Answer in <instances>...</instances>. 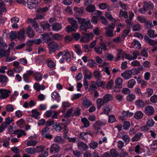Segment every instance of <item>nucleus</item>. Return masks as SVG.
<instances>
[{"label":"nucleus","instance_id":"60","mask_svg":"<svg viewBox=\"0 0 157 157\" xmlns=\"http://www.w3.org/2000/svg\"><path fill=\"white\" fill-rule=\"evenodd\" d=\"M155 124V122H154L153 120L151 119H148V121L146 123L147 125L150 127H152Z\"/></svg>","mask_w":157,"mask_h":157},{"label":"nucleus","instance_id":"61","mask_svg":"<svg viewBox=\"0 0 157 157\" xmlns=\"http://www.w3.org/2000/svg\"><path fill=\"white\" fill-rule=\"evenodd\" d=\"M52 38L53 39L56 40H60L61 39V37L59 34L56 33L53 34L52 36Z\"/></svg>","mask_w":157,"mask_h":157},{"label":"nucleus","instance_id":"52","mask_svg":"<svg viewBox=\"0 0 157 157\" xmlns=\"http://www.w3.org/2000/svg\"><path fill=\"white\" fill-rule=\"evenodd\" d=\"M135 97L134 94H130L127 97V99L129 101H132L135 99Z\"/></svg>","mask_w":157,"mask_h":157},{"label":"nucleus","instance_id":"37","mask_svg":"<svg viewBox=\"0 0 157 157\" xmlns=\"http://www.w3.org/2000/svg\"><path fill=\"white\" fill-rule=\"evenodd\" d=\"M28 7L29 8L32 9L36 7L37 5L33 2H28Z\"/></svg>","mask_w":157,"mask_h":157},{"label":"nucleus","instance_id":"33","mask_svg":"<svg viewBox=\"0 0 157 157\" xmlns=\"http://www.w3.org/2000/svg\"><path fill=\"white\" fill-rule=\"evenodd\" d=\"M142 135V133L140 132H138L136 134L134 137H133L132 140V142L138 141L140 139L141 136Z\"/></svg>","mask_w":157,"mask_h":157},{"label":"nucleus","instance_id":"27","mask_svg":"<svg viewBox=\"0 0 157 157\" xmlns=\"http://www.w3.org/2000/svg\"><path fill=\"white\" fill-rule=\"evenodd\" d=\"M135 104L139 108H142L144 106V103L141 100H138L136 101Z\"/></svg>","mask_w":157,"mask_h":157},{"label":"nucleus","instance_id":"31","mask_svg":"<svg viewBox=\"0 0 157 157\" xmlns=\"http://www.w3.org/2000/svg\"><path fill=\"white\" fill-rule=\"evenodd\" d=\"M87 133L86 132H82L78 134V136L79 138L83 140H86L87 139V137L86 136Z\"/></svg>","mask_w":157,"mask_h":157},{"label":"nucleus","instance_id":"35","mask_svg":"<svg viewBox=\"0 0 157 157\" xmlns=\"http://www.w3.org/2000/svg\"><path fill=\"white\" fill-rule=\"evenodd\" d=\"M136 83V81L134 79L129 80L128 82V86L129 88H132Z\"/></svg>","mask_w":157,"mask_h":157},{"label":"nucleus","instance_id":"63","mask_svg":"<svg viewBox=\"0 0 157 157\" xmlns=\"http://www.w3.org/2000/svg\"><path fill=\"white\" fill-rule=\"evenodd\" d=\"M153 91L152 89L148 88L146 90V94L147 95L148 97L151 96L153 94Z\"/></svg>","mask_w":157,"mask_h":157},{"label":"nucleus","instance_id":"15","mask_svg":"<svg viewBox=\"0 0 157 157\" xmlns=\"http://www.w3.org/2000/svg\"><path fill=\"white\" fill-rule=\"evenodd\" d=\"M52 30L55 31H58L62 28L61 25L57 23H54L52 25Z\"/></svg>","mask_w":157,"mask_h":157},{"label":"nucleus","instance_id":"3","mask_svg":"<svg viewBox=\"0 0 157 157\" xmlns=\"http://www.w3.org/2000/svg\"><path fill=\"white\" fill-rule=\"evenodd\" d=\"M48 47L50 52L49 53L50 54L52 53V52L59 50V45L54 41L49 43L48 44Z\"/></svg>","mask_w":157,"mask_h":157},{"label":"nucleus","instance_id":"8","mask_svg":"<svg viewBox=\"0 0 157 157\" xmlns=\"http://www.w3.org/2000/svg\"><path fill=\"white\" fill-rule=\"evenodd\" d=\"M144 40L151 46H154L157 44V40H154L150 39L147 35L144 36Z\"/></svg>","mask_w":157,"mask_h":157},{"label":"nucleus","instance_id":"38","mask_svg":"<svg viewBox=\"0 0 157 157\" xmlns=\"http://www.w3.org/2000/svg\"><path fill=\"white\" fill-rule=\"evenodd\" d=\"M33 113L32 117H34L36 119H37L38 116L40 115V113L36 109H33L32 111Z\"/></svg>","mask_w":157,"mask_h":157},{"label":"nucleus","instance_id":"59","mask_svg":"<svg viewBox=\"0 0 157 157\" xmlns=\"http://www.w3.org/2000/svg\"><path fill=\"white\" fill-rule=\"evenodd\" d=\"M99 43L101 49L103 50H104V51H106L108 49L107 46L105 43H104V42H101Z\"/></svg>","mask_w":157,"mask_h":157},{"label":"nucleus","instance_id":"16","mask_svg":"<svg viewBox=\"0 0 157 157\" xmlns=\"http://www.w3.org/2000/svg\"><path fill=\"white\" fill-rule=\"evenodd\" d=\"M74 10L75 12V15L80 16L83 13L84 9L82 7L78 8L77 7H75Z\"/></svg>","mask_w":157,"mask_h":157},{"label":"nucleus","instance_id":"13","mask_svg":"<svg viewBox=\"0 0 157 157\" xmlns=\"http://www.w3.org/2000/svg\"><path fill=\"white\" fill-rule=\"evenodd\" d=\"M41 38L43 40L44 42L48 43L52 41V38L50 37L46 33L41 34Z\"/></svg>","mask_w":157,"mask_h":157},{"label":"nucleus","instance_id":"26","mask_svg":"<svg viewBox=\"0 0 157 157\" xmlns=\"http://www.w3.org/2000/svg\"><path fill=\"white\" fill-rule=\"evenodd\" d=\"M25 30L23 29H22L18 32V34L17 38L21 40L24 37Z\"/></svg>","mask_w":157,"mask_h":157},{"label":"nucleus","instance_id":"36","mask_svg":"<svg viewBox=\"0 0 157 157\" xmlns=\"http://www.w3.org/2000/svg\"><path fill=\"white\" fill-rule=\"evenodd\" d=\"M25 150L26 152L30 154H33L36 152V149L34 147L28 148Z\"/></svg>","mask_w":157,"mask_h":157},{"label":"nucleus","instance_id":"14","mask_svg":"<svg viewBox=\"0 0 157 157\" xmlns=\"http://www.w3.org/2000/svg\"><path fill=\"white\" fill-rule=\"evenodd\" d=\"M144 8H146L147 10H153L154 5L151 2H144Z\"/></svg>","mask_w":157,"mask_h":157},{"label":"nucleus","instance_id":"42","mask_svg":"<svg viewBox=\"0 0 157 157\" xmlns=\"http://www.w3.org/2000/svg\"><path fill=\"white\" fill-rule=\"evenodd\" d=\"M72 109H69L66 112V113L64 114V117L65 118L69 117L71 116H73V115L72 114Z\"/></svg>","mask_w":157,"mask_h":157},{"label":"nucleus","instance_id":"32","mask_svg":"<svg viewBox=\"0 0 157 157\" xmlns=\"http://www.w3.org/2000/svg\"><path fill=\"white\" fill-rule=\"evenodd\" d=\"M7 11L5 4L2 2H0V14L2 12Z\"/></svg>","mask_w":157,"mask_h":157},{"label":"nucleus","instance_id":"39","mask_svg":"<svg viewBox=\"0 0 157 157\" xmlns=\"http://www.w3.org/2000/svg\"><path fill=\"white\" fill-rule=\"evenodd\" d=\"M101 122L99 121H96L94 124V127L95 130H98L100 128L101 125Z\"/></svg>","mask_w":157,"mask_h":157},{"label":"nucleus","instance_id":"6","mask_svg":"<svg viewBox=\"0 0 157 157\" xmlns=\"http://www.w3.org/2000/svg\"><path fill=\"white\" fill-rule=\"evenodd\" d=\"M154 112V109L152 106L148 105L145 108L144 113L147 116H149L152 115Z\"/></svg>","mask_w":157,"mask_h":157},{"label":"nucleus","instance_id":"48","mask_svg":"<svg viewBox=\"0 0 157 157\" xmlns=\"http://www.w3.org/2000/svg\"><path fill=\"white\" fill-rule=\"evenodd\" d=\"M134 42V45L136 46V49H140L141 47V45L140 43L136 39L133 40Z\"/></svg>","mask_w":157,"mask_h":157},{"label":"nucleus","instance_id":"34","mask_svg":"<svg viewBox=\"0 0 157 157\" xmlns=\"http://www.w3.org/2000/svg\"><path fill=\"white\" fill-rule=\"evenodd\" d=\"M119 16L120 17H123L124 18H126L128 17L127 13L126 11H123L122 10H121Z\"/></svg>","mask_w":157,"mask_h":157},{"label":"nucleus","instance_id":"46","mask_svg":"<svg viewBox=\"0 0 157 157\" xmlns=\"http://www.w3.org/2000/svg\"><path fill=\"white\" fill-rule=\"evenodd\" d=\"M40 26L42 29L44 30L46 29H48L51 26L48 23L44 22L43 23H40Z\"/></svg>","mask_w":157,"mask_h":157},{"label":"nucleus","instance_id":"25","mask_svg":"<svg viewBox=\"0 0 157 157\" xmlns=\"http://www.w3.org/2000/svg\"><path fill=\"white\" fill-rule=\"evenodd\" d=\"M34 77L36 81L40 82L42 79V76L39 73L36 72L34 74Z\"/></svg>","mask_w":157,"mask_h":157},{"label":"nucleus","instance_id":"22","mask_svg":"<svg viewBox=\"0 0 157 157\" xmlns=\"http://www.w3.org/2000/svg\"><path fill=\"white\" fill-rule=\"evenodd\" d=\"M105 29L106 30L105 31V33L107 36L110 37L113 36V31L112 29H109V28L105 27Z\"/></svg>","mask_w":157,"mask_h":157},{"label":"nucleus","instance_id":"4","mask_svg":"<svg viewBox=\"0 0 157 157\" xmlns=\"http://www.w3.org/2000/svg\"><path fill=\"white\" fill-rule=\"evenodd\" d=\"M94 36V35L92 33H85L84 36H81L80 41L83 43L87 42L89 41L90 39H92Z\"/></svg>","mask_w":157,"mask_h":157},{"label":"nucleus","instance_id":"10","mask_svg":"<svg viewBox=\"0 0 157 157\" xmlns=\"http://www.w3.org/2000/svg\"><path fill=\"white\" fill-rule=\"evenodd\" d=\"M132 74V70H127L121 73V75L125 79H128L131 78Z\"/></svg>","mask_w":157,"mask_h":157},{"label":"nucleus","instance_id":"18","mask_svg":"<svg viewBox=\"0 0 157 157\" xmlns=\"http://www.w3.org/2000/svg\"><path fill=\"white\" fill-rule=\"evenodd\" d=\"M78 146L80 149H82L84 150H86L88 148L87 145L82 141L78 143Z\"/></svg>","mask_w":157,"mask_h":157},{"label":"nucleus","instance_id":"30","mask_svg":"<svg viewBox=\"0 0 157 157\" xmlns=\"http://www.w3.org/2000/svg\"><path fill=\"white\" fill-rule=\"evenodd\" d=\"M52 98L57 101H59L60 100V96L59 93L56 92H55L52 94Z\"/></svg>","mask_w":157,"mask_h":157},{"label":"nucleus","instance_id":"62","mask_svg":"<svg viewBox=\"0 0 157 157\" xmlns=\"http://www.w3.org/2000/svg\"><path fill=\"white\" fill-rule=\"evenodd\" d=\"M19 133L21 134L22 136H25L26 134L25 131L21 130H16L13 132V133L14 134H17Z\"/></svg>","mask_w":157,"mask_h":157},{"label":"nucleus","instance_id":"49","mask_svg":"<svg viewBox=\"0 0 157 157\" xmlns=\"http://www.w3.org/2000/svg\"><path fill=\"white\" fill-rule=\"evenodd\" d=\"M94 50L97 53L101 54L102 53L103 50L101 48V47L97 45L94 48Z\"/></svg>","mask_w":157,"mask_h":157},{"label":"nucleus","instance_id":"23","mask_svg":"<svg viewBox=\"0 0 157 157\" xmlns=\"http://www.w3.org/2000/svg\"><path fill=\"white\" fill-rule=\"evenodd\" d=\"M7 48V46L2 38H0V49L4 50Z\"/></svg>","mask_w":157,"mask_h":157},{"label":"nucleus","instance_id":"40","mask_svg":"<svg viewBox=\"0 0 157 157\" xmlns=\"http://www.w3.org/2000/svg\"><path fill=\"white\" fill-rule=\"evenodd\" d=\"M103 58H105V60H112L113 58V56L111 54H109V53H106L104 56Z\"/></svg>","mask_w":157,"mask_h":157},{"label":"nucleus","instance_id":"1","mask_svg":"<svg viewBox=\"0 0 157 157\" xmlns=\"http://www.w3.org/2000/svg\"><path fill=\"white\" fill-rule=\"evenodd\" d=\"M113 99V96L111 94H108L105 95L102 98H98L96 101L97 109H100L101 106H103L104 104L111 101Z\"/></svg>","mask_w":157,"mask_h":157},{"label":"nucleus","instance_id":"56","mask_svg":"<svg viewBox=\"0 0 157 157\" xmlns=\"http://www.w3.org/2000/svg\"><path fill=\"white\" fill-rule=\"evenodd\" d=\"M121 139L127 144L130 141V138L128 135H124L121 137Z\"/></svg>","mask_w":157,"mask_h":157},{"label":"nucleus","instance_id":"43","mask_svg":"<svg viewBox=\"0 0 157 157\" xmlns=\"http://www.w3.org/2000/svg\"><path fill=\"white\" fill-rule=\"evenodd\" d=\"M93 75L97 79H100L102 77L100 72L98 71H94L93 73Z\"/></svg>","mask_w":157,"mask_h":157},{"label":"nucleus","instance_id":"5","mask_svg":"<svg viewBox=\"0 0 157 157\" xmlns=\"http://www.w3.org/2000/svg\"><path fill=\"white\" fill-rule=\"evenodd\" d=\"M11 91L9 90L6 89H0V99H3L7 98Z\"/></svg>","mask_w":157,"mask_h":157},{"label":"nucleus","instance_id":"64","mask_svg":"<svg viewBox=\"0 0 157 157\" xmlns=\"http://www.w3.org/2000/svg\"><path fill=\"white\" fill-rule=\"evenodd\" d=\"M113 84V82L112 80L109 81L106 86V88L108 89H110L112 88Z\"/></svg>","mask_w":157,"mask_h":157},{"label":"nucleus","instance_id":"41","mask_svg":"<svg viewBox=\"0 0 157 157\" xmlns=\"http://www.w3.org/2000/svg\"><path fill=\"white\" fill-rule=\"evenodd\" d=\"M145 26L147 27L148 29L154 27V25H152V22L149 21H146L145 22Z\"/></svg>","mask_w":157,"mask_h":157},{"label":"nucleus","instance_id":"17","mask_svg":"<svg viewBox=\"0 0 157 157\" xmlns=\"http://www.w3.org/2000/svg\"><path fill=\"white\" fill-rule=\"evenodd\" d=\"M86 11L89 13H94L96 10L95 7L94 5L88 6L86 9Z\"/></svg>","mask_w":157,"mask_h":157},{"label":"nucleus","instance_id":"7","mask_svg":"<svg viewBox=\"0 0 157 157\" xmlns=\"http://www.w3.org/2000/svg\"><path fill=\"white\" fill-rule=\"evenodd\" d=\"M69 22L71 25L72 28L74 31H76L78 29V25L77 22L73 18H68Z\"/></svg>","mask_w":157,"mask_h":157},{"label":"nucleus","instance_id":"55","mask_svg":"<svg viewBox=\"0 0 157 157\" xmlns=\"http://www.w3.org/2000/svg\"><path fill=\"white\" fill-rule=\"evenodd\" d=\"M92 82L93 83L90 85V87L89 88V90L95 91V90L97 89V87L96 86V83L94 82Z\"/></svg>","mask_w":157,"mask_h":157},{"label":"nucleus","instance_id":"53","mask_svg":"<svg viewBox=\"0 0 157 157\" xmlns=\"http://www.w3.org/2000/svg\"><path fill=\"white\" fill-rule=\"evenodd\" d=\"M17 36V33L16 31H11L10 33V37L11 40H14L16 38Z\"/></svg>","mask_w":157,"mask_h":157},{"label":"nucleus","instance_id":"29","mask_svg":"<svg viewBox=\"0 0 157 157\" xmlns=\"http://www.w3.org/2000/svg\"><path fill=\"white\" fill-rule=\"evenodd\" d=\"M8 81L7 77L4 75H0V82L3 83H6Z\"/></svg>","mask_w":157,"mask_h":157},{"label":"nucleus","instance_id":"44","mask_svg":"<svg viewBox=\"0 0 157 157\" xmlns=\"http://www.w3.org/2000/svg\"><path fill=\"white\" fill-rule=\"evenodd\" d=\"M45 147L44 146H40L39 147H37V149L36 150V151L38 153L41 152L42 153L44 151H44Z\"/></svg>","mask_w":157,"mask_h":157},{"label":"nucleus","instance_id":"20","mask_svg":"<svg viewBox=\"0 0 157 157\" xmlns=\"http://www.w3.org/2000/svg\"><path fill=\"white\" fill-rule=\"evenodd\" d=\"M9 51L0 49V59L5 56L6 57L9 56Z\"/></svg>","mask_w":157,"mask_h":157},{"label":"nucleus","instance_id":"2","mask_svg":"<svg viewBox=\"0 0 157 157\" xmlns=\"http://www.w3.org/2000/svg\"><path fill=\"white\" fill-rule=\"evenodd\" d=\"M78 23L81 24L80 28L81 29L86 32L87 30L89 29L91 27L90 20H87L85 19L81 18H77Z\"/></svg>","mask_w":157,"mask_h":157},{"label":"nucleus","instance_id":"58","mask_svg":"<svg viewBox=\"0 0 157 157\" xmlns=\"http://www.w3.org/2000/svg\"><path fill=\"white\" fill-rule=\"evenodd\" d=\"M102 108L103 109V112L105 113L108 114H108L110 111L111 109L109 108L107 105L105 106Z\"/></svg>","mask_w":157,"mask_h":157},{"label":"nucleus","instance_id":"50","mask_svg":"<svg viewBox=\"0 0 157 157\" xmlns=\"http://www.w3.org/2000/svg\"><path fill=\"white\" fill-rule=\"evenodd\" d=\"M122 114L123 116L126 117H130L132 116L133 114V113H130L128 111H123L122 113Z\"/></svg>","mask_w":157,"mask_h":157},{"label":"nucleus","instance_id":"51","mask_svg":"<svg viewBox=\"0 0 157 157\" xmlns=\"http://www.w3.org/2000/svg\"><path fill=\"white\" fill-rule=\"evenodd\" d=\"M111 156L113 157H117L118 156V153L114 149H112L110 151Z\"/></svg>","mask_w":157,"mask_h":157},{"label":"nucleus","instance_id":"57","mask_svg":"<svg viewBox=\"0 0 157 157\" xmlns=\"http://www.w3.org/2000/svg\"><path fill=\"white\" fill-rule=\"evenodd\" d=\"M130 126V124L129 122L125 121L124 123L123 126V128L124 130H128Z\"/></svg>","mask_w":157,"mask_h":157},{"label":"nucleus","instance_id":"24","mask_svg":"<svg viewBox=\"0 0 157 157\" xmlns=\"http://www.w3.org/2000/svg\"><path fill=\"white\" fill-rule=\"evenodd\" d=\"M83 104L85 108H88L91 105V102L86 98L83 99Z\"/></svg>","mask_w":157,"mask_h":157},{"label":"nucleus","instance_id":"21","mask_svg":"<svg viewBox=\"0 0 157 157\" xmlns=\"http://www.w3.org/2000/svg\"><path fill=\"white\" fill-rule=\"evenodd\" d=\"M147 34L151 38H154L157 37V34H155V30L152 29H149L147 31Z\"/></svg>","mask_w":157,"mask_h":157},{"label":"nucleus","instance_id":"12","mask_svg":"<svg viewBox=\"0 0 157 157\" xmlns=\"http://www.w3.org/2000/svg\"><path fill=\"white\" fill-rule=\"evenodd\" d=\"M50 150L52 153L58 152L60 150V147L56 144H53L51 147Z\"/></svg>","mask_w":157,"mask_h":157},{"label":"nucleus","instance_id":"54","mask_svg":"<svg viewBox=\"0 0 157 157\" xmlns=\"http://www.w3.org/2000/svg\"><path fill=\"white\" fill-rule=\"evenodd\" d=\"M82 121L84 123V126L86 127H88L90 123L87 119L84 117L82 119Z\"/></svg>","mask_w":157,"mask_h":157},{"label":"nucleus","instance_id":"9","mask_svg":"<svg viewBox=\"0 0 157 157\" xmlns=\"http://www.w3.org/2000/svg\"><path fill=\"white\" fill-rule=\"evenodd\" d=\"M83 75L85 76L84 79L87 80V79H90L92 76V74L91 72L86 68H85L83 70Z\"/></svg>","mask_w":157,"mask_h":157},{"label":"nucleus","instance_id":"45","mask_svg":"<svg viewBox=\"0 0 157 157\" xmlns=\"http://www.w3.org/2000/svg\"><path fill=\"white\" fill-rule=\"evenodd\" d=\"M49 128L48 127H45V128H43L42 132L41 134L43 136L46 134H47L49 132Z\"/></svg>","mask_w":157,"mask_h":157},{"label":"nucleus","instance_id":"11","mask_svg":"<svg viewBox=\"0 0 157 157\" xmlns=\"http://www.w3.org/2000/svg\"><path fill=\"white\" fill-rule=\"evenodd\" d=\"M26 32L28 36L30 38H33L35 35L34 32L30 26L28 27Z\"/></svg>","mask_w":157,"mask_h":157},{"label":"nucleus","instance_id":"19","mask_svg":"<svg viewBox=\"0 0 157 157\" xmlns=\"http://www.w3.org/2000/svg\"><path fill=\"white\" fill-rule=\"evenodd\" d=\"M144 114L141 111H138L136 112L134 114V117L137 120L141 119L143 117Z\"/></svg>","mask_w":157,"mask_h":157},{"label":"nucleus","instance_id":"28","mask_svg":"<svg viewBox=\"0 0 157 157\" xmlns=\"http://www.w3.org/2000/svg\"><path fill=\"white\" fill-rule=\"evenodd\" d=\"M54 129L56 131H60L62 128V127L59 122L56 123L55 125L53 126Z\"/></svg>","mask_w":157,"mask_h":157},{"label":"nucleus","instance_id":"47","mask_svg":"<svg viewBox=\"0 0 157 157\" xmlns=\"http://www.w3.org/2000/svg\"><path fill=\"white\" fill-rule=\"evenodd\" d=\"M123 80L122 78H117L115 81V83L117 86H121L123 82Z\"/></svg>","mask_w":157,"mask_h":157}]
</instances>
